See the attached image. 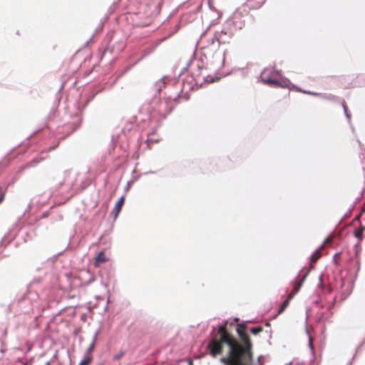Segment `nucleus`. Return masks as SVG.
Segmentation results:
<instances>
[{"label":"nucleus","instance_id":"f257e3e1","mask_svg":"<svg viewBox=\"0 0 365 365\" xmlns=\"http://www.w3.org/2000/svg\"><path fill=\"white\" fill-rule=\"evenodd\" d=\"M237 332V340L227 329L225 325L220 326L217 334H215L207 346L212 356L222 354L224 346H227L225 356L220 359L224 365H253L252 343L245 332V326L239 324Z\"/></svg>","mask_w":365,"mask_h":365},{"label":"nucleus","instance_id":"f03ea898","mask_svg":"<svg viewBox=\"0 0 365 365\" xmlns=\"http://www.w3.org/2000/svg\"><path fill=\"white\" fill-rule=\"evenodd\" d=\"M125 202V197L122 196L115 203V207L113 209V212H115L114 218H117L118 214L120 213L122 207Z\"/></svg>","mask_w":365,"mask_h":365},{"label":"nucleus","instance_id":"7ed1b4c3","mask_svg":"<svg viewBox=\"0 0 365 365\" xmlns=\"http://www.w3.org/2000/svg\"><path fill=\"white\" fill-rule=\"evenodd\" d=\"M108 259L106 257L104 252H101L95 258L94 264L95 267H98L101 263L107 262Z\"/></svg>","mask_w":365,"mask_h":365},{"label":"nucleus","instance_id":"20e7f679","mask_svg":"<svg viewBox=\"0 0 365 365\" xmlns=\"http://www.w3.org/2000/svg\"><path fill=\"white\" fill-rule=\"evenodd\" d=\"M324 249V245H322L317 250H316L310 258L311 263H315L322 257L321 252Z\"/></svg>","mask_w":365,"mask_h":365},{"label":"nucleus","instance_id":"39448f33","mask_svg":"<svg viewBox=\"0 0 365 365\" xmlns=\"http://www.w3.org/2000/svg\"><path fill=\"white\" fill-rule=\"evenodd\" d=\"M264 83L267 85L274 86V87H284V86L281 83L280 81L272 79V78H267L262 80Z\"/></svg>","mask_w":365,"mask_h":365},{"label":"nucleus","instance_id":"423d86ee","mask_svg":"<svg viewBox=\"0 0 365 365\" xmlns=\"http://www.w3.org/2000/svg\"><path fill=\"white\" fill-rule=\"evenodd\" d=\"M92 354H86L85 358L79 363L78 365H89L92 361Z\"/></svg>","mask_w":365,"mask_h":365},{"label":"nucleus","instance_id":"0eeeda50","mask_svg":"<svg viewBox=\"0 0 365 365\" xmlns=\"http://www.w3.org/2000/svg\"><path fill=\"white\" fill-rule=\"evenodd\" d=\"M290 300L291 299H289L288 297H287V299H285V301L282 303V304L281 305V307H279V309L278 311V314H281L282 313L285 309L286 308L289 306V302H290Z\"/></svg>","mask_w":365,"mask_h":365},{"label":"nucleus","instance_id":"6e6552de","mask_svg":"<svg viewBox=\"0 0 365 365\" xmlns=\"http://www.w3.org/2000/svg\"><path fill=\"white\" fill-rule=\"evenodd\" d=\"M363 232H364V227H361L359 230H356L355 232H354V236L359 239V240H361L362 238V235H363Z\"/></svg>","mask_w":365,"mask_h":365},{"label":"nucleus","instance_id":"1a4fd4ad","mask_svg":"<svg viewBox=\"0 0 365 365\" xmlns=\"http://www.w3.org/2000/svg\"><path fill=\"white\" fill-rule=\"evenodd\" d=\"M263 330L262 327H256L251 329L250 331L253 334H257Z\"/></svg>","mask_w":365,"mask_h":365},{"label":"nucleus","instance_id":"9d476101","mask_svg":"<svg viewBox=\"0 0 365 365\" xmlns=\"http://www.w3.org/2000/svg\"><path fill=\"white\" fill-rule=\"evenodd\" d=\"M299 290V288L298 287H294L292 292L288 294L287 297L289 298V299H292L294 298V297L295 296V294H297V292H298Z\"/></svg>","mask_w":365,"mask_h":365},{"label":"nucleus","instance_id":"9b49d317","mask_svg":"<svg viewBox=\"0 0 365 365\" xmlns=\"http://www.w3.org/2000/svg\"><path fill=\"white\" fill-rule=\"evenodd\" d=\"M257 363L258 365H264L265 363V357L262 355L259 356L257 357Z\"/></svg>","mask_w":365,"mask_h":365},{"label":"nucleus","instance_id":"f8f14e48","mask_svg":"<svg viewBox=\"0 0 365 365\" xmlns=\"http://www.w3.org/2000/svg\"><path fill=\"white\" fill-rule=\"evenodd\" d=\"M340 259H341V253L340 252L336 253L334 256V261L335 264H337Z\"/></svg>","mask_w":365,"mask_h":365},{"label":"nucleus","instance_id":"ddd939ff","mask_svg":"<svg viewBox=\"0 0 365 365\" xmlns=\"http://www.w3.org/2000/svg\"><path fill=\"white\" fill-rule=\"evenodd\" d=\"M94 345H95V342L93 341L91 345L89 346V347L88 348V350H87V352L86 354H92V352L94 349Z\"/></svg>","mask_w":365,"mask_h":365},{"label":"nucleus","instance_id":"4468645a","mask_svg":"<svg viewBox=\"0 0 365 365\" xmlns=\"http://www.w3.org/2000/svg\"><path fill=\"white\" fill-rule=\"evenodd\" d=\"M313 341L314 338L310 334H309V346L312 351L314 350Z\"/></svg>","mask_w":365,"mask_h":365},{"label":"nucleus","instance_id":"2eb2a0df","mask_svg":"<svg viewBox=\"0 0 365 365\" xmlns=\"http://www.w3.org/2000/svg\"><path fill=\"white\" fill-rule=\"evenodd\" d=\"M5 197V192L2 189V187H0V204L2 202Z\"/></svg>","mask_w":365,"mask_h":365},{"label":"nucleus","instance_id":"dca6fc26","mask_svg":"<svg viewBox=\"0 0 365 365\" xmlns=\"http://www.w3.org/2000/svg\"><path fill=\"white\" fill-rule=\"evenodd\" d=\"M124 355V352L123 351H120L118 354H117L116 356H114V359L115 360H119L120 359H121V357Z\"/></svg>","mask_w":365,"mask_h":365},{"label":"nucleus","instance_id":"f3484780","mask_svg":"<svg viewBox=\"0 0 365 365\" xmlns=\"http://www.w3.org/2000/svg\"><path fill=\"white\" fill-rule=\"evenodd\" d=\"M332 242V239L331 237H327L323 243V245H324V247L326 246L327 244L328 243H331Z\"/></svg>","mask_w":365,"mask_h":365},{"label":"nucleus","instance_id":"a211bd4d","mask_svg":"<svg viewBox=\"0 0 365 365\" xmlns=\"http://www.w3.org/2000/svg\"><path fill=\"white\" fill-rule=\"evenodd\" d=\"M306 93H310L312 95H314V96H319L320 94L319 93H309V92H305Z\"/></svg>","mask_w":365,"mask_h":365}]
</instances>
